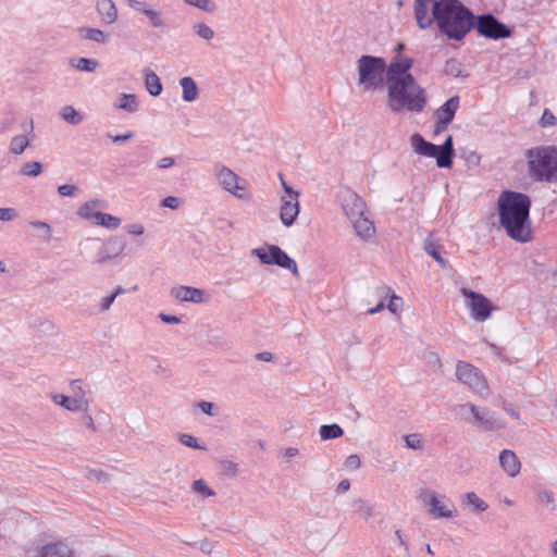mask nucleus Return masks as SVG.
I'll return each mask as SVG.
<instances>
[{"mask_svg": "<svg viewBox=\"0 0 557 557\" xmlns=\"http://www.w3.org/2000/svg\"><path fill=\"white\" fill-rule=\"evenodd\" d=\"M499 224L506 234L518 243H528L532 239L530 221L531 200L525 194L505 190L497 201Z\"/></svg>", "mask_w": 557, "mask_h": 557, "instance_id": "1", "label": "nucleus"}, {"mask_svg": "<svg viewBox=\"0 0 557 557\" xmlns=\"http://www.w3.org/2000/svg\"><path fill=\"white\" fill-rule=\"evenodd\" d=\"M434 23L448 39L460 41L473 29L474 13L459 0H438L432 4Z\"/></svg>", "mask_w": 557, "mask_h": 557, "instance_id": "2", "label": "nucleus"}, {"mask_svg": "<svg viewBox=\"0 0 557 557\" xmlns=\"http://www.w3.org/2000/svg\"><path fill=\"white\" fill-rule=\"evenodd\" d=\"M387 87L388 107L393 112L407 110L421 112L426 106V92L413 76L385 83Z\"/></svg>", "mask_w": 557, "mask_h": 557, "instance_id": "3", "label": "nucleus"}, {"mask_svg": "<svg viewBox=\"0 0 557 557\" xmlns=\"http://www.w3.org/2000/svg\"><path fill=\"white\" fill-rule=\"evenodd\" d=\"M529 175L536 182H557V148L534 147L525 152Z\"/></svg>", "mask_w": 557, "mask_h": 557, "instance_id": "4", "label": "nucleus"}, {"mask_svg": "<svg viewBox=\"0 0 557 557\" xmlns=\"http://www.w3.org/2000/svg\"><path fill=\"white\" fill-rule=\"evenodd\" d=\"M386 62L381 57L363 54L357 60L358 85L364 90L382 88L385 83Z\"/></svg>", "mask_w": 557, "mask_h": 557, "instance_id": "5", "label": "nucleus"}, {"mask_svg": "<svg viewBox=\"0 0 557 557\" xmlns=\"http://www.w3.org/2000/svg\"><path fill=\"white\" fill-rule=\"evenodd\" d=\"M251 256L259 259L262 264L277 265L299 275L296 261L276 245H264L251 250Z\"/></svg>", "mask_w": 557, "mask_h": 557, "instance_id": "6", "label": "nucleus"}, {"mask_svg": "<svg viewBox=\"0 0 557 557\" xmlns=\"http://www.w3.org/2000/svg\"><path fill=\"white\" fill-rule=\"evenodd\" d=\"M473 29L480 36L493 40L509 38L512 35V29L491 13L474 14Z\"/></svg>", "mask_w": 557, "mask_h": 557, "instance_id": "7", "label": "nucleus"}, {"mask_svg": "<svg viewBox=\"0 0 557 557\" xmlns=\"http://www.w3.org/2000/svg\"><path fill=\"white\" fill-rule=\"evenodd\" d=\"M456 376L458 381L466 384L473 393L480 396L488 394V386L482 372L474 366L458 361L456 364Z\"/></svg>", "mask_w": 557, "mask_h": 557, "instance_id": "8", "label": "nucleus"}, {"mask_svg": "<svg viewBox=\"0 0 557 557\" xmlns=\"http://www.w3.org/2000/svg\"><path fill=\"white\" fill-rule=\"evenodd\" d=\"M285 196L281 197L280 219L284 226H292L299 214V193L295 191L280 175Z\"/></svg>", "mask_w": 557, "mask_h": 557, "instance_id": "9", "label": "nucleus"}, {"mask_svg": "<svg viewBox=\"0 0 557 557\" xmlns=\"http://www.w3.org/2000/svg\"><path fill=\"white\" fill-rule=\"evenodd\" d=\"M461 294L469 299L467 308L470 310L471 318L475 321L483 322L491 317L493 310L496 309L491 300L483 294L473 292L466 287L461 288Z\"/></svg>", "mask_w": 557, "mask_h": 557, "instance_id": "10", "label": "nucleus"}, {"mask_svg": "<svg viewBox=\"0 0 557 557\" xmlns=\"http://www.w3.org/2000/svg\"><path fill=\"white\" fill-rule=\"evenodd\" d=\"M412 65L413 60L411 58L400 54L395 55L389 64H386L385 83L399 81L406 76H412L409 72Z\"/></svg>", "mask_w": 557, "mask_h": 557, "instance_id": "11", "label": "nucleus"}, {"mask_svg": "<svg viewBox=\"0 0 557 557\" xmlns=\"http://www.w3.org/2000/svg\"><path fill=\"white\" fill-rule=\"evenodd\" d=\"M423 502L429 507L430 515L435 518H453L456 515L454 507L450 509L444 503L445 495H438L435 492H423L421 495Z\"/></svg>", "mask_w": 557, "mask_h": 557, "instance_id": "12", "label": "nucleus"}, {"mask_svg": "<svg viewBox=\"0 0 557 557\" xmlns=\"http://www.w3.org/2000/svg\"><path fill=\"white\" fill-rule=\"evenodd\" d=\"M461 408H468L473 416V423L484 431H494L504 428V423L496 420L494 414L487 410H479L473 404L462 405Z\"/></svg>", "mask_w": 557, "mask_h": 557, "instance_id": "13", "label": "nucleus"}, {"mask_svg": "<svg viewBox=\"0 0 557 557\" xmlns=\"http://www.w3.org/2000/svg\"><path fill=\"white\" fill-rule=\"evenodd\" d=\"M341 201L343 211L350 221L364 214L366 203L356 193L346 190L343 193Z\"/></svg>", "mask_w": 557, "mask_h": 557, "instance_id": "14", "label": "nucleus"}, {"mask_svg": "<svg viewBox=\"0 0 557 557\" xmlns=\"http://www.w3.org/2000/svg\"><path fill=\"white\" fill-rule=\"evenodd\" d=\"M220 185L228 193L239 199H244V195L239 190H245L244 186L238 184V175L234 173L230 168L221 165L218 168L216 173Z\"/></svg>", "mask_w": 557, "mask_h": 557, "instance_id": "15", "label": "nucleus"}, {"mask_svg": "<svg viewBox=\"0 0 557 557\" xmlns=\"http://www.w3.org/2000/svg\"><path fill=\"white\" fill-rule=\"evenodd\" d=\"M459 107V97L454 96L450 97L446 102H444L436 111L437 122H436V131L442 132L445 131L450 122L453 121L456 111Z\"/></svg>", "mask_w": 557, "mask_h": 557, "instance_id": "16", "label": "nucleus"}, {"mask_svg": "<svg viewBox=\"0 0 557 557\" xmlns=\"http://www.w3.org/2000/svg\"><path fill=\"white\" fill-rule=\"evenodd\" d=\"M127 4L133 10L143 13L148 17L150 25L153 28H165L168 27L162 13L147 5V3L139 0H127Z\"/></svg>", "mask_w": 557, "mask_h": 557, "instance_id": "17", "label": "nucleus"}, {"mask_svg": "<svg viewBox=\"0 0 557 557\" xmlns=\"http://www.w3.org/2000/svg\"><path fill=\"white\" fill-rule=\"evenodd\" d=\"M170 294L180 301H189L194 304H201L208 299L203 289L191 286L173 287Z\"/></svg>", "mask_w": 557, "mask_h": 557, "instance_id": "18", "label": "nucleus"}, {"mask_svg": "<svg viewBox=\"0 0 557 557\" xmlns=\"http://www.w3.org/2000/svg\"><path fill=\"white\" fill-rule=\"evenodd\" d=\"M125 242L119 237H112L108 239L98 256L97 263L101 264L107 262L108 260L117 257L125 249Z\"/></svg>", "mask_w": 557, "mask_h": 557, "instance_id": "19", "label": "nucleus"}, {"mask_svg": "<svg viewBox=\"0 0 557 557\" xmlns=\"http://www.w3.org/2000/svg\"><path fill=\"white\" fill-rule=\"evenodd\" d=\"M52 401L55 405H59L65 408L69 411H86L89 406V401L86 397L74 396L69 397L61 394H55L52 396Z\"/></svg>", "mask_w": 557, "mask_h": 557, "instance_id": "20", "label": "nucleus"}, {"mask_svg": "<svg viewBox=\"0 0 557 557\" xmlns=\"http://www.w3.org/2000/svg\"><path fill=\"white\" fill-rule=\"evenodd\" d=\"M499 465L508 476L515 478L520 473L521 462L510 449H504L499 454Z\"/></svg>", "mask_w": 557, "mask_h": 557, "instance_id": "21", "label": "nucleus"}, {"mask_svg": "<svg viewBox=\"0 0 557 557\" xmlns=\"http://www.w3.org/2000/svg\"><path fill=\"white\" fill-rule=\"evenodd\" d=\"M37 557H74L73 552L62 542L48 543L37 548Z\"/></svg>", "mask_w": 557, "mask_h": 557, "instance_id": "22", "label": "nucleus"}, {"mask_svg": "<svg viewBox=\"0 0 557 557\" xmlns=\"http://www.w3.org/2000/svg\"><path fill=\"white\" fill-rule=\"evenodd\" d=\"M411 145L418 154L435 158L436 160L441 154L438 146L426 141L420 134L411 136Z\"/></svg>", "mask_w": 557, "mask_h": 557, "instance_id": "23", "label": "nucleus"}, {"mask_svg": "<svg viewBox=\"0 0 557 557\" xmlns=\"http://www.w3.org/2000/svg\"><path fill=\"white\" fill-rule=\"evenodd\" d=\"M96 9L106 24H113L117 20V9L112 0H97Z\"/></svg>", "mask_w": 557, "mask_h": 557, "instance_id": "24", "label": "nucleus"}, {"mask_svg": "<svg viewBox=\"0 0 557 557\" xmlns=\"http://www.w3.org/2000/svg\"><path fill=\"white\" fill-rule=\"evenodd\" d=\"M440 148V156L437 158L438 168H450L453 165V159L455 157V149L453 144V137L448 136L444 144L437 145Z\"/></svg>", "mask_w": 557, "mask_h": 557, "instance_id": "25", "label": "nucleus"}, {"mask_svg": "<svg viewBox=\"0 0 557 557\" xmlns=\"http://www.w3.org/2000/svg\"><path fill=\"white\" fill-rule=\"evenodd\" d=\"M357 235L367 240L371 238L375 233V227L372 221H370L364 214L354 219L351 221Z\"/></svg>", "mask_w": 557, "mask_h": 557, "instance_id": "26", "label": "nucleus"}, {"mask_svg": "<svg viewBox=\"0 0 557 557\" xmlns=\"http://www.w3.org/2000/svg\"><path fill=\"white\" fill-rule=\"evenodd\" d=\"M180 85L182 87V98L186 102H193L198 98L199 89L197 87V84L195 81L189 77L185 76L180 79Z\"/></svg>", "mask_w": 557, "mask_h": 557, "instance_id": "27", "label": "nucleus"}, {"mask_svg": "<svg viewBox=\"0 0 557 557\" xmlns=\"http://www.w3.org/2000/svg\"><path fill=\"white\" fill-rule=\"evenodd\" d=\"M438 243L436 239H434L433 237V234L431 233L425 239H424V243H423V248H424V251L430 255L431 257H433L435 259V261L438 263V265L442 268V269H445L447 267V262L445 259H443V257L441 256L440 251H438Z\"/></svg>", "mask_w": 557, "mask_h": 557, "instance_id": "28", "label": "nucleus"}, {"mask_svg": "<svg viewBox=\"0 0 557 557\" xmlns=\"http://www.w3.org/2000/svg\"><path fill=\"white\" fill-rule=\"evenodd\" d=\"M114 106L125 112L134 113L138 110L139 103L136 95L122 94Z\"/></svg>", "mask_w": 557, "mask_h": 557, "instance_id": "29", "label": "nucleus"}, {"mask_svg": "<svg viewBox=\"0 0 557 557\" xmlns=\"http://www.w3.org/2000/svg\"><path fill=\"white\" fill-rule=\"evenodd\" d=\"M145 85L148 92L157 97L162 92V84L159 76L150 70H145Z\"/></svg>", "mask_w": 557, "mask_h": 557, "instance_id": "30", "label": "nucleus"}, {"mask_svg": "<svg viewBox=\"0 0 557 557\" xmlns=\"http://www.w3.org/2000/svg\"><path fill=\"white\" fill-rule=\"evenodd\" d=\"M29 144L30 138L25 135H16L10 140L9 152L15 156H20L25 151Z\"/></svg>", "mask_w": 557, "mask_h": 557, "instance_id": "31", "label": "nucleus"}, {"mask_svg": "<svg viewBox=\"0 0 557 557\" xmlns=\"http://www.w3.org/2000/svg\"><path fill=\"white\" fill-rule=\"evenodd\" d=\"M71 66L82 72H95L99 67V62L95 59L78 58L70 60Z\"/></svg>", "mask_w": 557, "mask_h": 557, "instance_id": "32", "label": "nucleus"}, {"mask_svg": "<svg viewBox=\"0 0 557 557\" xmlns=\"http://www.w3.org/2000/svg\"><path fill=\"white\" fill-rule=\"evenodd\" d=\"M462 503L479 512L485 511L488 508V505L474 492L466 493L462 497Z\"/></svg>", "mask_w": 557, "mask_h": 557, "instance_id": "33", "label": "nucleus"}, {"mask_svg": "<svg viewBox=\"0 0 557 557\" xmlns=\"http://www.w3.org/2000/svg\"><path fill=\"white\" fill-rule=\"evenodd\" d=\"M61 117L71 125H78L83 122V114L72 106H65L60 111Z\"/></svg>", "mask_w": 557, "mask_h": 557, "instance_id": "34", "label": "nucleus"}, {"mask_svg": "<svg viewBox=\"0 0 557 557\" xmlns=\"http://www.w3.org/2000/svg\"><path fill=\"white\" fill-rule=\"evenodd\" d=\"M319 434L322 441H329L341 437L344 434V431L336 423L324 424L320 426Z\"/></svg>", "mask_w": 557, "mask_h": 557, "instance_id": "35", "label": "nucleus"}, {"mask_svg": "<svg viewBox=\"0 0 557 557\" xmlns=\"http://www.w3.org/2000/svg\"><path fill=\"white\" fill-rule=\"evenodd\" d=\"M96 224L109 230H115L121 224V219L109 213L97 212Z\"/></svg>", "mask_w": 557, "mask_h": 557, "instance_id": "36", "label": "nucleus"}, {"mask_svg": "<svg viewBox=\"0 0 557 557\" xmlns=\"http://www.w3.org/2000/svg\"><path fill=\"white\" fill-rule=\"evenodd\" d=\"M82 33H83V37L85 39H88V40H91V41H95L98 44H106L109 40V35L104 34L99 28L87 27V28H83Z\"/></svg>", "mask_w": 557, "mask_h": 557, "instance_id": "37", "label": "nucleus"}, {"mask_svg": "<svg viewBox=\"0 0 557 557\" xmlns=\"http://www.w3.org/2000/svg\"><path fill=\"white\" fill-rule=\"evenodd\" d=\"M99 200H91L87 201L84 205H82L78 210L77 214L85 220H90L96 222V215L98 211H94L95 207L99 205Z\"/></svg>", "mask_w": 557, "mask_h": 557, "instance_id": "38", "label": "nucleus"}, {"mask_svg": "<svg viewBox=\"0 0 557 557\" xmlns=\"http://www.w3.org/2000/svg\"><path fill=\"white\" fill-rule=\"evenodd\" d=\"M42 171H44V165L38 161L24 163L20 169V173L22 175L29 176V177L38 176L42 173Z\"/></svg>", "mask_w": 557, "mask_h": 557, "instance_id": "39", "label": "nucleus"}, {"mask_svg": "<svg viewBox=\"0 0 557 557\" xmlns=\"http://www.w3.org/2000/svg\"><path fill=\"white\" fill-rule=\"evenodd\" d=\"M462 71H463L462 64L457 59L451 58L445 62L444 72L446 75H449L453 77L465 76L462 74Z\"/></svg>", "mask_w": 557, "mask_h": 557, "instance_id": "40", "label": "nucleus"}, {"mask_svg": "<svg viewBox=\"0 0 557 557\" xmlns=\"http://www.w3.org/2000/svg\"><path fill=\"white\" fill-rule=\"evenodd\" d=\"M29 225L33 228H36V230L40 231V237L45 242H50L51 240L52 228H51V226L48 223L42 222V221H32V222H29Z\"/></svg>", "mask_w": 557, "mask_h": 557, "instance_id": "41", "label": "nucleus"}, {"mask_svg": "<svg viewBox=\"0 0 557 557\" xmlns=\"http://www.w3.org/2000/svg\"><path fill=\"white\" fill-rule=\"evenodd\" d=\"M184 2L208 13H212L216 9V5L212 0H184Z\"/></svg>", "mask_w": 557, "mask_h": 557, "instance_id": "42", "label": "nucleus"}, {"mask_svg": "<svg viewBox=\"0 0 557 557\" xmlns=\"http://www.w3.org/2000/svg\"><path fill=\"white\" fill-rule=\"evenodd\" d=\"M85 478L89 481L96 482V483H107L109 482V475L97 469H87L85 473Z\"/></svg>", "mask_w": 557, "mask_h": 557, "instance_id": "43", "label": "nucleus"}, {"mask_svg": "<svg viewBox=\"0 0 557 557\" xmlns=\"http://www.w3.org/2000/svg\"><path fill=\"white\" fill-rule=\"evenodd\" d=\"M193 28L194 32L202 39L210 40L214 36L213 29L205 23H197Z\"/></svg>", "mask_w": 557, "mask_h": 557, "instance_id": "44", "label": "nucleus"}, {"mask_svg": "<svg viewBox=\"0 0 557 557\" xmlns=\"http://www.w3.org/2000/svg\"><path fill=\"white\" fill-rule=\"evenodd\" d=\"M180 442L190 448L206 450L207 447L198 443V440L190 434H181L178 437Z\"/></svg>", "mask_w": 557, "mask_h": 557, "instance_id": "45", "label": "nucleus"}, {"mask_svg": "<svg viewBox=\"0 0 557 557\" xmlns=\"http://www.w3.org/2000/svg\"><path fill=\"white\" fill-rule=\"evenodd\" d=\"M193 490L196 493H200L203 496H213L215 493L212 488H210L206 482L201 479L194 481L193 483Z\"/></svg>", "mask_w": 557, "mask_h": 557, "instance_id": "46", "label": "nucleus"}, {"mask_svg": "<svg viewBox=\"0 0 557 557\" xmlns=\"http://www.w3.org/2000/svg\"><path fill=\"white\" fill-rule=\"evenodd\" d=\"M352 507L362 512L364 520H368L372 516V508L366 504L361 498H357L352 502Z\"/></svg>", "mask_w": 557, "mask_h": 557, "instance_id": "47", "label": "nucleus"}, {"mask_svg": "<svg viewBox=\"0 0 557 557\" xmlns=\"http://www.w3.org/2000/svg\"><path fill=\"white\" fill-rule=\"evenodd\" d=\"M537 500L547 506V507H550V509H555V498H554V494L553 492L550 491H541L539 494H537Z\"/></svg>", "mask_w": 557, "mask_h": 557, "instance_id": "48", "label": "nucleus"}, {"mask_svg": "<svg viewBox=\"0 0 557 557\" xmlns=\"http://www.w3.org/2000/svg\"><path fill=\"white\" fill-rule=\"evenodd\" d=\"M404 438H405V442H406V445L408 448L421 449L423 446L420 434H417V433L408 434Z\"/></svg>", "mask_w": 557, "mask_h": 557, "instance_id": "49", "label": "nucleus"}, {"mask_svg": "<svg viewBox=\"0 0 557 557\" xmlns=\"http://www.w3.org/2000/svg\"><path fill=\"white\" fill-rule=\"evenodd\" d=\"M18 216L16 209L14 208H0V221L10 222Z\"/></svg>", "mask_w": 557, "mask_h": 557, "instance_id": "50", "label": "nucleus"}, {"mask_svg": "<svg viewBox=\"0 0 557 557\" xmlns=\"http://www.w3.org/2000/svg\"><path fill=\"white\" fill-rule=\"evenodd\" d=\"M114 295L110 294L102 297L98 304V310L100 313H104L110 310L112 304L114 302Z\"/></svg>", "mask_w": 557, "mask_h": 557, "instance_id": "51", "label": "nucleus"}, {"mask_svg": "<svg viewBox=\"0 0 557 557\" xmlns=\"http://www.w3.org/2000/svg\"><path fill=\"white\" fill-rule=\"evenodd\" d=\"M196 406L207 416L213 417L216 414L214 411L215 405L211 401L201 400Z\"/></svg>", "mask_w": 557, "mask_h": 557, "instance_id": "52", "label": "nucleus"}, {"mask_svg": "<svg viewBox=\"0 0 557 557\" xmlns=\"http://www.w3.org/2000/svg\"><path fill=\"white\" fill-rule=\"evenodd\" d=\"M77 191V187L72 184H64L58 187L59 195L63 197H73Z\"/></svg>", "mask_w": 557, "mask_h": 557, "instance_id": "53", "label": "nucleus"}, {"mask_svg": "<svg viewBox=\"0 0 557 557\" xmlns=\"http://www.w3.org/2000/svg\"><path fill=\"white\" fill-rule=\"evenodd\" d=\"M209 343L220 349L228 348V343L220 335H209Z\"/></svg>", "mask_w": 557, "mask_h": 557, "instance_id": "54", "label": "nucleus"}, {"mask_svg": "<svg viewBox=\"0 0 557 557\" xmlns=\"http://www.w3.org/2000/svg\"><path fill=\"white\" fill-rule=\"evenodd\" d=\"M361 466L360 457L356 454L350 455L345 460V467L350 470L358 469Z\"/></svg>", "mask_w": 557, "mask_h": 557, "instance_id": "55", "label": "nucleus"}, {"mask_svg": "<svg viewBox=\"0 0 557 557\" xmlns=\"http://www.w3.org/2000/svg\"><path fill=\"white\" fill-rule=\"evenodd\" d=\"M403 305L401 298L393 294L391 296L389 302L387 305V309L396 314L398 312L399 307Z\"/></svg>", "mask_w": 557, "mask_h": 557, "instance_id": "56", "label": "nucleus"}, {"mask_svg": "<svg viewBox=\"0 0 557 557\" xmlns=\"http://www.w3.org/2000/svg\"><path fill=\"white\" fill-rule=\"evenodd\" d=\"M70 387H71L72 392L74 393V396L85 397V392L82 387L79 380H73L70 384Z\"/></svg>", "mask_w": 557, "mask_h": 557, "instance_id": "57", "label": "nucleus"}, {"mask_svg": "<svg viewBox=\"0 0 557 557\" xmlns=\"http://www.w3.org/2000/svg\"><path fill=\"white\" fill-rule=\"evenodd\" d=\"M175 164V159L173 157H164L158 161V168L161 170L169 169Z\"/></svg>", "mask_w": 557, "mask_h": 557, "instance_id": "58", "label": "nucleus"}, {"mask_svg": "<svg viewBox=\"0 0 557 557\" xmlns=\"http://www.w3.org/2000/svg\"><path fill=\"white\" fill-rule=\"evenodd\" d=\"M180 200L176 197L169 196L162 200V206L170 208V209H176L178 207Z\"/></svg>", "mask_w": 557, "mask_h": 557, "instance_id": "59", "label": "nucleus"}, {"mask_svg": "<svg viewBox=\"0 0 557 557\" xmlns=\"http://www.w3.org/2000/svg\"><path fill=\"white\" fill-rule=\"evenodd\" d=\"M108 137L113 141V143H120V141H126V140H129L134 137V134L132 132H127L125 134H121V135H108Z\"/></svg>", "mask_w": 557, "mask_h": 557, "instance_id": "60", "label": "nucleus"}, {"mask_svg": "<svg viewBox=\"0 0 557 557\" xmlns=\"http://www.w3.org/2000/svg\"><path fill=\"white\" fill-rule=\"evenodd\" d=\"M159 319L162 322L168 323V324H176V323H180V321H181V319L178 317L165 314V313H160Z\"/></svg>", "mask_w": 557, "mask_h": 557, "instance_id": "61", "label": "nucleus"}, {"mask_svg": "<svg viewBox=\"0 0 557 557\" xmlns=\"http://www.w3.org/2000/svg\"><path fill=\"white\" fill-rule=\"evenodd\" d=\"M127 232L132 235L139 236L144 234V226L141 224H132L128 226Z\"/></svg>", "mask_w": 557, "mask_h": 557, "instance_id": "62", "label": "nucleus"}, {"mask_svg": "<svg viewBox=\"0 0 557 557\" xmlns=\"http://www.w3.org/2000/svg\"><path fill=\"white\" fill-rule=\"evenodd\" d=\"M83 420H84V422H85L86 426H87L91 432H95V431L97 430L96 424H95V422H94V419H92V417H91L90 414H87V413H86V414H84V416H83Z\"/></svg>", "mask_w": 557, "mask_h": 557, "instance_id": "63", "label": "nucleus"}, {"mask_svg": "<svg viewBox=\"0 0 557 557\" xmlns=\"http://www.w3.org/2000/svg\"><path fill=\"white\" fill-rule=\"evenodd\" d=\"M256 359L260 361L270 362L273 360V355L270 351H262L256 355Z\"/></svg>", "mask_w": 557, "mask_h": 557, "instance_id": "64", "label": "nucleus"}]
</instances>
